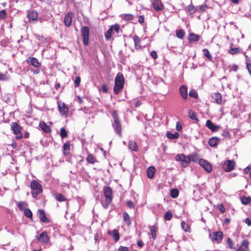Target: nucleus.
<instances>
[{"label":"nucleus","mask_w":251,"mask_h":251,"mask_svg":"<svg viewBox=\"0 0 251 251\" xmlns=\"http://www.w3.org/2000/svg\"><path fill=\"white\" fill-rule=\"evenodd\" d=\"M179 91L181 97L183 99L185 100L187 98L188 93L187 88L186 86L182 85L179 88Z\"/></svg>","instance_id":"obj_20"},{"label":"nucleus","mask_w":251,"mask_h":251,"mask_svg":"<svg viewBox=\"0 0 251 251\" xmlns=\"http://www.w3.org/2000/svg\"><path fill=\"white\" fill-rule=\"evenodd\" d=\"M110 28L112 29V32L113 31H115V32L118 34L119 33L120 30V26L118 24H115L114 25H111L110 26Z\"/></svg>","instance_id":"obj_44"},{"label":"nucleus","mask_w":251,"mask_h":251,"mask_svg":"<svg viewBox=\"0 0 251 251\" xmlns=\"http://www.w3.org/2000/svg\"><path fill=\"white\" fill-rule=\"evenodd\" d=\"M58 108L60 114L62 115H66L68 111V108L64 103H58Z\"/></svg>","instance_id":"obj_14"},{"label":"nucleus","mask_w":251,"mask_h":251,"mask_svg":"<svg viewBox=\"0 0 251 251\" xmlns=\"http://www.w3.org/2000/svg\"><path fill=\"white\" fill-rule=\"evenodd\" d=\"M126 204L129 208H133L134 206V203L130 201H126Z\"/></svg>","instance_id":"obj_60"},{"label":"nucleus","mask_w":251,"mask_h":251,"mask_svg":"<svg viewBox=\"0 0 251 251\" xmlns=\"http://www.w3.org/2000/svg\"><path fill=\"white\" fill-rule=\"evenodd\" d=\"M152 5L156 12H160L164 8V6L161 0H153Z\"/></svg>","instance_id":"obj_9"},{"label":"nucleus","mask_w":251,"mask_h":251,"mask_svg":"<svg viewBox=\"0 0 251 251\" xmlns=\"http://www.w3.org/2000/svg\"><path fill=\"white\" fill-rule=\"evenodd\" d=\"M176 129L178 131H180L182 129V125L180 122L176 123Z\"/></svg>","instance_id":"obj_59"},{"label":"nucleus","mask_w":251,"mask_h":251,"mask_svg":"<svg viewBox=\"0 0 251 251\" xmlns=\"http://www.w3.org/2000/svg\"><path fill=\"white\" fill-rule=\"evenodd\" d=\"M199 164L207 172L210 173L212 170L211 165L203 159L199 160Z\"/></svg>","instance_id":"obj_10"},{"label":"nucleus","mask_w":251,"mask_h":251,"mask_svg":"<svg viewBox=\"0 0 251 251\" xmlns=\"http://www.w3.org/2000/svg\"><path fill=\"white\" fill-rule=\"evenodd\" d=\"M206 126L213 132L218 131L220 128L219 126L215 125L210 120L206 121Z\"/></svg>","instance_id":"obj_13"},{"label":"nucleus","mask_w":251,"mask_h":251,"mask_svg":"<svg viewBox=\"0 0 251 251\" xmlns=\"http://www.w3.org/2000/svg\"><path fill=\"white\" fill-rule=\"evenodd\" d=\"M222 135L225 137H230V135L229 132L227 130H226V129H225L223 130Z\"/></svg>","instance_id":"obj_57"},{"label":"nucleus","mask_w":251,"mask_h":251,"mask_svg":"<svg viewBox=\"0 0 251 251\" xmlns=\"http://www.w3.org/2000/svg\"><path fill=\"white\" fill-rule=\"evenodd\" d=\"M81 35L83 38V43L85 46H87L89 43V38L90 29L88 26H83L81 29Z\"/></svg>","instance_id":"obj_5"},{"label":"nucleus","mask_w":251,"mask_h":251,"mask_svg":"<svg viewBox=\"0 0 251 251\" xmlns=\"http://www.w3.org/2000/svg\"><path fill=\"white\" fill-rule=\"evenodd\" d=\"M181 227L185 232H190L191 228L190 225L184 221H182L181 224Z\"/></svg>","instance_id":"obj_23"},{"label":"nucleus","mask_w":251,"mask_h":251,"mask_svg":"<svg viewBox=\"0 0 251 251\" xmlns=\"http://www.w3.org/2000/svg\"><path fill=\"white\" fill-rule=\"evenodd\" d=\"M155 169L154 167L150 166L147 170V175L149 178H151L153 177Z\"/></svg>","instance_id":"obj_22"},{"label":"nucleus","mask_w":251,"mask_h":251,"mask_svg":"<svg viewBox=\"0 0 251 251\" xmlns=\"http://www.w3.org/2000/svg\"><path fill=\"white\" fill-rule=\"evenodd\" d=\"M60 136L62 138L67 137V131L64 128H61L60 129Z\"/></svg>","instance_id":"obj_47"},{"label":"nucleus","mask_w":251,"mask_h":251,"mask_svg":"<svg viewBox=\"0 0 251 251\" xmlns=\"http://www.w3.org/2000/svg\"><path fill=\"white\" fill-rule=\"evenodd\" d=\"M18 207L22 211L25 210L26 209L27 204L24 201H19L18 203Z\"/></svg>","instance_id":"obj_34"},{"label":"nucleus","mask_w":251,"mask_h":251,"mask_svg":"<svg viewBox=\"0 0 251 251\" xmlns=\"http://www.w3.org/2000/svg\"><path fill=\"white\" fill-rule=\"evenodd\" d=\"M30 64L35 68H39L40 66V63L36 58L32 57L30 59Z\"/></svg>","instance_id":"obj_28"},{"label":"nucleus","mask_w":251,"mask_h":251,"mask_svg":"<svg viewBox=\"0 0 251 251\" xmlns=\"http://www.w3.org/2000/svg\"><path fill=\"white\" fill-rule=\"evenodd\" d=\"M27 17L29 20L34 21H37L38 19V13L35 10H32L28 12Z\"/></svg>","instance_id":"obj_19"},{"label":"nucleus","mask_w":251,"mask_h":251,"mask_svg":"<svg viewBox=\"0 0 251 251\" xmlns=\"http://www.w3.org/2000/svg\"><path fill=\"white\" fill-rule=\"evenodd\" d=\"M151 55L153 59H156L157 58V54L155 51H152L151 52Z\"/></svg>","instance_id":"obj_62"},{"label":"nucleus","mask_w":251,"mask_h":251,"mask_svg":"<svg viewBox=\"0 0 251 251\" xmlns=\"http://www.w3.org/2000/svg\"><path fill=\"white\" fill-rule=\"evenodd\" d=\"M226 243L230 249H234L233 243L230 238H227Z\"/></svg>","instance_id":"obj_50"},{"label":"nucleus","mask_w":251,"mask_h":251,"mask_svg":"<svg viewBox=\"0 0 251 251\" xmlns=\"http://www.w3.org/2000/svg\"><path fill=\"white\" fill-rule=\"evenodd\" d=\"M167 137L170 139H176L178 138L179 134L177 132L172 133L170 132H167L166 134Z\"/></svg>","instance_id":"obj_31"},{"label":"nucleus","mask_w":251,"mask_h":251,"mask_svg":"<svg viewBox=\"0 0 251 251\" xmlns=\"http://www.w3.org/2000/svg\"><path fill=\"white\" fill-rule=\"evenodd\" d=\"M241 247H242L245 250L249 249V242L247 240H244L242 242Z\"/></svg>","instance_id":"obj_43"},{"label":"nucleus","mask_w":251,"mask_h":251,"mask_svg":"<svg viewBox=\"0 0 251 251\" xmlns=\"http://www.w3.org/2000/svg\"><path fill=\"white\" fill-rule=\"evenodd\" d=\"M217 208L222 213H224L225 212V208L224 205L222 203L218 204L217 205Z\"/></svg>","instance_id":"obj_51"},{"label":"nucleus","mask_w":251,"mask_h":251,"mask_svg":"<svg viewBox=\"0 0 251 251\" xmlns=\"http://www.w3.org/2000/svg\"><path fill=\"white\" fill-rule=\"evenodd\" d=\"M87 161L91 164H94L97 162V160L94 156L92 154H89L86 158Z\"/></svg>","instance_id":"obj_30"},{"label":"nucleus","mask_w":251,"mask_h":251,"mask_svg":"<svg viewBox=\"0 0 251 251\" xmlns=\"http://www.w3.org/2000/svg\"><path fill=\"white\" fill-rule=\"evenodd\" d=\"M128 148L132 151H137L138 147L136 143L133 141H130L128 143Z\"/></svg>","instance_id":"obj_24"},{"label":"nucleus","mask_w":251,"mask_h":251,"mask_svg":"<svg viewBox=\"0 0 251 251\" xmlns=\"http://www.w3.org/2000/svg\"><path fill=\"white\" fill-rule=\"evenodd\" d=\"M37 216L40 220H48L44 210L42 209L38 210Z\"/></svg>","instance_id":"obj_26"},{"label":"nucleus","mask_w":251,"mask_h":251,"mask_svg":"<svg viewBox=\"0 0 251 251\" xmlns=\"http://www.w3.org/2000/svg\"><path fill=\"white\" fill-rule=\"evenodd\" d=\"M30 188L32 190L31 194L34 198H36L39 194L43 192L42 185L35 180H33L31 182Z\"/></svg>","instance_id":"obj_2"},{"label":"nucleus","mask_w":251,"mask_h":251,"mask_svg":"<svg viewBox=\"0 0 251 251\" xmlns=\"http://www.w3.org/2000/svg\"><path fill=\"white\" fill-rule=\"evenodd\" d=\"M202 52L204 55L207 57L209 59L211 60L212 59V56L210 54L209 51L207 49H203Z\"/></svg>","instance_id":"obj_45"},{"label":"nucleus","mask_w":251,"mask_h":251,"mask_svg":"<svg viewBox=\"0 0 251 251\" xmlns=\"http://www.w3.org/2000/svg\"><path fill=\"white\" fill-rule=\"evenodd\" d=\"M37 240L43 243L49 242L50 238L46 232H43L39 236H36Z\"/></svg>","instance_id":"obj_12"},{"label":"nucleus","mask_w":251,"mask_h":251,"mask_svg":"<svg viewBox=\"0 0 251 251\" xmlns=\"http://www.w3.org/2000/svg\"><path fill=\"white\" fill-rule=\"evenodd\" d=\"M113 126L115 128L117 133L121 136L122 135V128L120 121L114 122Z\"/></svg>","instance_id":"obj_15"},{"label":"nucleus","mask_w":251,"mask_h":251,"mask_svg":"<svg viewBox=\"0 0 251 251\" xmlns=\"http://www.w3.org/2000/svg\"><path fill=\"white\" fill-rule=\"evenodd\" d=\"M104 195L105 197L104 207L107 208L112 200V189L110 187L105 186L103 188Z\"/></svg>","instance_id":"obj_3"},{"label":"nucleus","mask_w":251,"mask_h":251,"mask_svg":"<svg viewBox=\"0 0 251 251\" xmlns=\"http://www.w3.org/2000/svg\"><path fill=\"white\" fill-rule=\"evenodd\" d=\"M80 82V77L79 76L76 77L75 80V87L79 86Z\"/></svg>","instance_id":"obj_55"},{"label":"nucleus","mask_w":251,"mask_h":251,"mask_svg":"<svg viewBox=\"0 0 251 251\" xmlns=\"http://www.w3.org/2000/svg\"><path fill=\"white\" fill-rule=\"evenodd\" d=\"M24 211V214L27 217V218H32V212L31 211V210L28 208H26L25 209V210L23 211Z\"/></svg>","instance_id":"obj_41"},{"label":"nucleus","mask_w":251,"mask_h":251,"mask_svg":"<svg viewBox=\"0 0 251 251\" xmlns=\"http://www.w3.org/2000/svg\"><path fill=\"white\" fill-rule=\"evenodd\" d=\"M133 41H134L135 49L137 50H138L139 49H140V39L139 37L137 35L134 36Z\"/></svg>","instance_id":"obj_27"},{"label":"nucleus","mask_w":251,"mask_h":251,"mask_svg":"<svg viewBox=\"0 0 251 251\" xmlns=\"http://www.w3.org/2000/svg\"><path fill=\"white\" fill-rule=\"evenodd\" d=\"M55 199L60 202L66 201L67 200L65 196L61 194H56Z\"/></svg>","instance_id":"obj_35"},{"label":"nucleus","mask_w":251,"mask_h":251,"mask_svg":"<svg viewBox=\"0 0 251 251\" xmlns=\"http://www.w3.org/2000/svg\"><path fill=\"white\" fill-rule=\"evenodd\" d=\"M172 217V213L170 211L167 212L164 215V219L165 220H171Z\"/></svg>","instance_id":"obj_52"},{"label":"nucleus","mask_w":251,"mask_h":251,"mask_svg":"<svg viewBox=\"0 0 251 251\" xmlns=\"http://www.w3.org/2000/svg\"><path fill=\"white\" fill-rule=\"evenodd\" d=\"M246 66L247 68L250 73V75H251V61L247 59L246 62Z\"/></svg>","instance_id":"obj_54"},{"label":"nucleus","mask_w":251,"mask_h":251,"mask_svg":"<svg viewBox=\"0 0 251 251\" xmlns=\"http://www.w3.org/2000/svg\"><path fill=\"white\" fill-rule=\"evenodd\" d=\"M118 251H129L126 247L120 246L118 249Z\"/></svg>","instance_id":"obj_61"},{"label":"nucleus","mask_w":251,"mask_h":251,"mask_svg":"<svg viewBox=\"0 0 251 251\" xmlns=\"http://www.w3.org/2000/svg\"><path fill=\"white\" fill-rule=\"evenodd\" d=\"M221 139L217 137L211 138L208 141V144L210 146L214 147L220 142Z\"/></svg>","instance_id":"obj_18"},{"label":"nucleus","mask_w":251,"mask_h":251,"mask_svg":"<svg viewBox=\"0 0 251 251\" xmlns=\"http://www.w3.org/2000/svg\"><path fill=\"white\" fill-rule=\"evenodd\" d=\"M179 192L176 189H173L171 190L170 195L173 198H176L178 197Z\"/></svg>","instance_id":"obj_38"},{"label":"nucleus","mask_w":251,"mask_h":251,"mask_svg":"<svg viewBox=\"0 0 251 251\" xmlns=\"http://www.w3.org/2000/svg\"><path fill=\"white\" fill-rule=\"evenodd\" d=\"M157 223H156L152 226H149L150 229V234L153 240H155L156 238V230L157 229Z\"/></svg>","instance_id":"obj_16"},{"label":"nucleus","mask_w":251,"mask_h":251,"mask_svg":"<svg viewBox=\"0 0 251 251\" xmlns=\"http://www.w3.org/2000/svg\"><path fill=\"white\" fill-rule=\"evenodd\" d=\"M200 36L199 35L194 33H190L189 35V40L190 42H197L200 40Z\"/></svg>","instance_id":"obj_25"},{"label":"nucleus","mask_w":251,"mask_h":251,"mask_svg":"<svg viewBox=\"0 0 251 251\" xmlns=\"http://www.w3.org/2000/svg\"><path fill=\"white\" fill-rule=\"evenodd\" d=\"M187 9L190 14H193L195 13L196 11V8L193 5H189L187 7Z\"/></svg>","instance_id":"obj_42"},{"label":"nucleus","mask_w":251,"mask_h":251,"mask_svg":"<svg viewBox=\"0 0 251 251\" xmlns=\"http://www.w3.org/2000/svg\"><path fill=\"white\" fill-rule=\"evenodd\" d=\"M41 128L45 132L49 133L51 132L50 126L47 125L44 122H40L39 124Z\"/></svg>","instance_id":"obj_21"},{"label":"nucleus","mask_w":251,"mask_h":251,"mask_svg":"<svg viewBox=\"0 0 251 251\" xmlns=\"http://www.w3.org/2000/svg\"><path fill=\"white\" fill-rule=\"evenodd\" d=\"M11 128L14 133L16 135V138L21 139L23 137L22 133L21 132L22 128L17 123H12Z\"/></svg>","instance_id":"obj_7"},{"label":"nucleus","mask_w":251,"mask_h":251,"mask_svg":"<svg viewBox=\"0 0 251 251\" xmlns=\"http://www.w3.org/2000/svg\"><path fill=\"white\" fill-rule=\"evenodd\" d=\"M176 160L181 162V166L183 167H186L190 164V159L188 156H186L184 154H178L175 157Z\"/></svg>","instance_id":"obj_4"},{"label":"nucleus","mask_w":251,"mask_h":251,"mask_svg":"<svg viewBox=\"0 0 251 251\" xmlns=\"http://www.w3.org/2000/svg\"><path fill=\"white\" fill-rule=\"evenodd\" d=\"M7 78L5 74L0 73V80H7Z\"/></svg>","instance_id":"obj_58"},{"label":"nucleus","mask_w":251,"mask_h":251,"mask_svg":"<svg viewBox=\"0 0 251 251\" xmlns=\"http://www.w3.org/2000/svg\"><path fill=\"white\" fill-rule=\"evenodd\" d=\"M251 201L250 197H243L241 199V202L243 204H248Z\"/></svg>","instance_id":"obj_46"},{"label":"nucleus","mask_w":251,"mask_h":251,"mask_svg":"<svg viewBox=\"0 0 251 251\" xmlns=\"http://www.w3.org/2000/svg\"><path fill=\"white\" fill-rule=\"evenodd\" d=\"M188 116L191 119H192L194 121H196L197 122L199 121V120L197 117V115H196V113L192 110H190L189 111Z\"/></svg>","instance_id":"obj_33"},{"label":"nucleus","mask_w":251,"mask_h":251,"mask_svg":"<svg viewBox=\"0 0 251 251\" xmlns=\"http://www.w3.org/2000/svg\"><path fill=\"white\" fill-rule=\"evenodd\" d=\"M101 90L103 92L106 93L108 91L107 86L106 85H103Z\"/></svg>","instance_id":"obj_64"},{"label":"nucleus","mask_w":251,"mask_h":251,"mask_svg":"<svg viewBox=\"0 0 251 251\" xmlns=\"http://www.w3.org/2000/svg\"><path fill=\"white\" fill-rule=\"evenodd\" d=\"M176 36L179 39H183L184 35V32L182 29L176 30Z\"/></svg>","instance_id":"obj_39"},{"label":"nucleus","mask_w":251,"mask_h":251,"mask_svg":"<svg viewBox=\"0 0 251 251\" xmlns=\"http://www.w3.org/2000/svg\"><path fill=\"white\" fill-rule=\"evenodd\" d=\"M73 17V14L71 12H67L65 15L64 23L67 27H69L71 25Z\"/></svg>","instance_id":"obj_11"},{"label":"nucleus","mask_w":251,"mask_h":251,"mask_svg":"<svg viewBox=\"0 0 251 251\" xmlns=\"http://www.w3.org/2000/svg\"><path fill=\"white\" fill-rule=\"evenodd\" d=\"M124 85V77L122 73H119L115 79L114 91L116 94H118L123 88Z\"/></svg>","instance_id":"obj_1"},{"label":"nucleus","mask_w":251,"mask_h":251,"mask_svg":"<svg viewBox=\"0 0 251 251\" xmlns=\"http://www.w3.org/2000/svg\"><path fill=\"white\" fill-rule=\"evenodd\" d=\"M137 244L140 248H142L144 245V243L141 240H138L137 242Z\"/></svg>","instance_id":"obj_63"},{"label":"nucleus","mask_w":251,"mask_h":251,"mask_svg":"<svg viewBox=\"0 0 251 251\" xmlns=\"http://www.w3.org/2000/svg\"><path fill=\"white\" fill-rule=\"evenodd\" d=\"M209 237L213 242L220 243L223 238V234L222 231L214 232L210 233Z\"/></svg>","instance_id":"obj_6"},{"label":"nucleus","mask_w":251,"mask_h":251,"mask_svg":"<svg viewBox=\"0 0 251 251\" xmlns=\"http://www.w3.org/2000/svg\"><path fill=\"white\" fill-rule=\"evenodd\" d=\"M112 33L113 32L112 31V29H111L110 27L105 33V39L108 40H110L111 38Z\"/></svg>","instance_id":"obj_40"},{"label":"nucleus","mask_w":251,"mask_h":251,"mask_svg":"<svg viewBox=\"0 0 251 251\" xmlns=\"http://www.w3.org/2000/svg\"><path fill=\"white\" fill-rule=\"evenodd\" d=\"M188 157L190 159V162L191 161H193L194 162H197L198 161H199V160L200 159L199 158V156L197 153H194L191 154L190 155L188 156Z\"/></svg>","instance_id":"obj_32"},{"label":"nucleus","mask_w":251,"mask_h":251,"mask_svg":"<svg viewBox=\"0 0 251 251\" xmlns=\"http://www.w3.org/2000/svg\"><path fill=\"white\" fill-rule=\"evenodd\" d=\"M212 98L215 102L221 104L222 100V97L219 93H214L212 94Z\"/></svg>","instance_id":"obj_17"},{"label":"nucleus","mask_w":251,"mask_h":251,"mask_svg":"<svg viewBox=\"0 0 251 251\" xmlns=\"http://www.w3.org/2000/svg\"><path fill=\"white\" fill-rule=\"evenodd\" d=\"M6 12L3 9L0 11V20L4 19L6 17Z\"/></svg>","instance_id":"obj_53"},{"label":"nucleus","mask_w":251,"mask_h":251,"mask_svg":"<svg viewBox=\"0 0 251 251\" xmlns=\"http://www.w3.org/2000/svg\"><path fill=\"white\" fill-rule=\"evenodd\" d=\"M112 235L116 241L119 240L120 236L118 231L117 229H114L112 232Z\"/></svg>","instance_id":"obj_37"},{"label":"nucleus","mask_w":251,"mask_h":251,"mask_svg":"<svg viewBox=\"0 0 251 251\" xmlns=\"http://www.w3.org/2000/svg\"><path fill=\"white\" fill-rule=\"evenodd\" d=\"M70 151V143L69 142H66L63 145V154L64 155H67Z\"/></svg>","instance_id":"obj_29"},{"label":"nucleus","mask_w":251,"mask_h":251,"mask_svg":"<svg viewBox=\"0 0 251 251\" xmlns=\"http://www.w3.org/2000/svg\"><path fill=\"white\" fill-rule=\"evenodd\" d=\"M235 162L233 160H227L223 165V168L226 172L231 171L234 168Z\"/></svg>","instance_id":"obj_8"},{"label":"nucleus","mask_w":251,"mask_h":251,"mask_svg":"<svg viewBox=\"0 0 251 251\" xmlns=\"http://www.w3.org/2000/svg\"><path fill=\"white\" fill-rule=\"evenodd\" d=\"M189 95L191 97H193L194 98H197L198 97V93L194 90H192L189 92Z\"/></svg>","instance_id":"obj_49"},{"label":"nucleus","mask_w":251,"mask_h":251,"mask_svg":"<svg viewBox=\"0 0 251 251\" xmlns=\"http://www.w3.org/2000/svg\"><path fill=\"white\" fill-rule=\"evenodd\" d=\"M112 117L114 119V122L119 121L118 116V113L116 111H114L112 113Z\"/></svg>","instance_id":"obj_56"},{"label":"nucleus","mask_w":251,"mask_h":251,"mask_svg":"<svg viewBox=\"0 0 251 251\" xmlns=\"http://www.w3.org/2000/svg\"><path fill=\"white\" fill-rule=\"evenodd\" d=\"M124 19L127 21H132L134 19V16L130 14H126L124 16Z\"/></svg>","instance_id":"obj_48"},{"label":"nucleus","mask_w":251,"mask_h":251,"mask_svg":"<svg viewBox=\"0 0 251 251\" xmlns=\"http://www.w3.org/2000/svg\"><path fill=\"white\" fill-rule=\"evenodd\" d=\"M229 52L230 53L232 54H234L236 53H241L242 50L239 48H232L230 49Z\"/></svg>","instance_id":"obj_36"}]
</instances>
